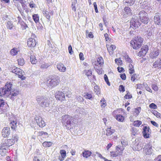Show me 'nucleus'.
Here are the masks:
<instances>
[{
    "label": "nucleus",
    "instance_id": "1",
    "mask_svg": "<svg viewBox=\"0 0 161 161\" xmlns=\"http://www.w3.org/2000/svg\"><path fill=\"white\" fill-rule=\"evenodd\" d=\"M144 39L141 36L135 37L130 41L131 47L133 49L137 50L140 49L143 44Z\"/></svg>",
    "mask_w": 161,
    "mask_h": 161
},
{
    "label": "nucleus",
    "instance_id": "2",
    "mask_svg": "<svg viewBox=\"0 0 161 161\" xmlns=\"http://www.w3.org/2000/svg\"><path fill=\"white\" fill-rule=\"evenodd\" d=\"M74 118L68 114H65L62 117L61 122L67 129H70V127L74 123Z\"/></svg>",
    "mask_w": 161,
    "mask_h": 161
},
{
    "label": "nucleus",
    "instance_id": "3",
    "mask_svg": "<svg viewBox=\"0 0 161 161\" xmlns=\"http://www.w3.org/2000/svg\"><path fill=\"white\" fill-rule=\"evenodd\" d=\"M94 68L98 74L102 73V66L104 64V60L102 57L97 58L94 62Z\"/></svg>",
    "mask_w": 161,
    "mask_h": 161
},
{
    "label": "nucleus",
    "instance_id": "4",
    "mask_svg": "<svg viewBox=\"0 0 161 161\" xmlns=\"http://www.w3.org/2000/svg\"><path fill=\"white\" fill-rule=\"evenodd\" d=\"M18 138V135H15L12 136V138L6 139L4 141V142L1 144L6 147L8 149L9 147L14 145L15 142H17Z\"/></svg>",
    "mask_w": 161,
    "mask_h": 161
},
{
    "label": "nucleus",
    "instance_id": "5",
    "mask_svg": "<svg viewBox=\"0 0 161 161\" xmlns=\"http://www.w3.org/2000/svg\"><path fill=\"white\" fill-rule=\"evenodd\" d=\"M36 100L40 105L42 107H47L50 104L49 98L46 97L38 96L36 99Z\"/></svg>",
    "mask_w": 161,
    "mask_h": 161
},
{
    "label": "nucleus",
    "instance_id": "6",
    "mask_svg": "<svg viewBox=\"0 0 161 161\" xmlns=\"http://www.w3.org/2000/svg\"><path fill=\"white\" fill-rule=\"evenodd\" d=\"M11 72L18 75V78L22 80H25L26 79V77L24 76L25 75L24 72L19 68L15 66H13L12 68Z\"/></svg>",
    "mask_w": 161,
    "mask_h": 161
},
{
    "label": "nucleus",
    "instance_id": "7",
    "mask_svg": "<svg viewBox=\"0 0 161 161\" xmlns=\"http://www.w3.org/2000/svg\"><path fill=\"white\" fill-rule=\"evenodd\" d=\"M138 15L139 19L142 23L146 24L149 22V19L147 13L145 11L142 10L140 11L138 14Z\"/></svg>",
    "mask_w": 161,
    "mask_h": 161
},
{
    "label": "nucleus",
    "instance_id": "8",
    "mask_svg": "<svg viewBox=\"0 0 161 161\" xmlns=\"http://www.w3.org/2000/svg\"><path fill=\"white\" fill-rule=\"evenodd\" d=\"M49 81L48 86L53 87L58 85L60 82V78L58 76H51L48 79Z\"/></svg>",
    "mask_w": 161,
    "mask_h": 161
},
{
    "label": "nucleus",
    "instance_id": "9",
    "mask_svg": "<svg viewBox=\"0 0 161 161\" xmlns=\"http://www.w3.org/2000/svg\"><path fill=\"white\" fill-rule=\"evenodd\" d=\"M111 127L107 128L106 129V135L107 136L110 137V140H116L117 138V136L115 135H112L115 131L114 129H111Z\"/></svg>",
    "mask_w": 161,
    "mask_h": 161
},
{
    "label": "nucleus",
    "instance_id": "10",
    "mask_svg": "<svg viewBox=\"0 0 161 161\" xmlns=\"http://www.w3.org/2000/svg\"><path fill=\"white\" fill-rule=\"evenodd\" d=\"M149 50L148 45H146L142 46L140 51L137 54L138 56L140 57H144L146 54Z\"/></svg>",
    "mask_w": 161,
    "mask_h": 161
},
{
    "label": "nucleus",
    "instance_id": "11",
    "mask_svg": "<svg viewBox=\"0 0 161 161\" xmlns=\"http://www.w3.org/2000/svg\"><path fill=\"white\" fill-rule=\"evenodd\" d=\"M151 130L148 126H145L143 128L142 134L146 139L149 138L151 136Z\"/></svg>",
    "mask_w": 161,
    "mask_h": 161
},
{
    "label": "nucleus",
    "instance_id": "12",
    "mask_svg": "<svg viewBox=\"0 0 161 161\" xmlns=\"http://www.w3.org/2000/svg\"><path fill=\"white\" fill-rule=\"evenodd\" d=\"M34 119L37 125L40 127L42 128L45 126V122L40 116L36 115L34 118Z\"/></svg>",
    "mask_w": 161,
    "mask_h": 161
},
{
    "label": "nucleus",
    "instance_id": "13",
    "mask_svg": "<svg viewBox=\"0 0 161 161\" xmlns=\"http://www.w3.org/2000/svg\"><path fill=\"white\" fill-rule=\"evenodd\" d=\"M55 97L57 100H59L61 102L64 101L65 99V97L64 93L62 91H58L55 93Z\"/></svg>",
    "mask_w": 161,
    "mask_h": 161
},
{
    "label": "nucleus",
    "instance_id": "14",
    "mask_svg": "<svg viewBox=\"0 0 161 161\" xmlns=\"http://www.w3.org/2000/svg\"><path fill=\"white\" fill-rule=\"evenodd\" d=\"M43 16L46 17L49 21L50 20L51 16L53 14V11L50 10L44 9L42 11Z\"/></svg>",
    "mask_w": 161,
    "mask_h": 161
},
{
    "label": "nucleus",
    "instance_id": "15",
    "mask_svg": "<svg viewBox=\"0 0 161 161\" xmlns=\"http://www.w3.org/2000/svg\"><path fill=\"white\" fill-rule=\"evenodd\" d=\"M141 25V23L138 20L134 18H132L130 21V27L137 29Z\"/></svg>",
    "mask_w": 161,
    "mask_h": 161
},
{
    "label": "nucleus",
    "instance_id": "16",
    "mask_svg": "<svg viewBox=\"0 0 161 161\" xmlns=\"http://www.w3.org/2000/svg\"><path fill=\"white\" fill-rule=\"evenodd\" d=\"M9 92L10 98L12 100L15 99L19 94V90L17 89H13Z\"/></svg>",
    "mask_w": 161,
    "mask_h": 161
},
{
    "label": "nucleus",
    "instance_id": "17",
    "mask_svg": "<svg viewBox=\"0 0 161 161\" xmlns=\"http://www.w3.org/2000/svg\"><path fill=\"white\" fill-rule=\"evenodd\" d=\"M10 132L11 131L9 127H5L2 130V135L4 138L8 137L10 134Z\"/></svg>",
    "mask_w": 161,
    "mask_h": 161
},
{
    "label": "nucleus",
    "instance_id": "18",
    "mask_svg": "<svg viewBox=\"0 0 161 161\" xmlns=\"http://www.w3.org/2000/svg\"><path fill=\"white\" fill-rule=\"evenodd\" d=\"M36 44L35 40L32 38H29L27 41V45L28 47L31 48L34 47Z\"/></svg>",
    "mask_w": 161,
    "mask_h": 161
},
{
    "label": "nucleus",
    "instance_id": "19",
    "mask_svg": "<svg viewBox=\"0 0 161 161\" xmlns=\"http://www.w3.org/2000/svg\"><path fill=\"white\" fill-rule=\"evenodd\" d=\"M106 47L107 50L110 55H112L114 51L116 49V47L114 45H110V43L106 44Z\"/></svg>",
    "mask_w": 161,
    "mask_h": 161
},
{
    "label": "nucleus",
    "instance_id": "20",
    "mask_svg": "<svg viewBox=\"0 0 161 161\" xmlns=\"http://www.w3.org/2000/svg\"><path fill=\"white\" fill-rule=\"evenodd\" d=\"M144 150L146 154H151L153 151L152 145L150 143L146 144L144 147Z\"/></svg>",
    "mask_w": 161,
    "mask_h": 161
},
{
    "label": "nucleus",
    "instance_id": "21",
    "mask_svg": "<svg viewBox=\"0 0 161 161\" xmlns=\"http://www.w3.org/2000/svg\"><path fill=\"white\" fill-rule=\"evenodd\" d=\"M7 149L6 147L2 144H1V146H0V154L2 156L7 155L8 153Z\"/></svg>",
    "mask_w": 161,
    "mask_h": 161
},
{
    "label": "nucleus",
    "instance_id": "22",
    "mask_svg": "<svg viewBox=\"0 0 161 161\" xmlns=\"http://www.w3.org/2000/svg\"><path fill=\"white\" fill-rule=\"evenodd\" d=\"M159 54V51L158 49L154 48L153 51L152 52L150 55V57L152 58H156Z\"/></svg>",
    "mask_w": 161,
    "mask_h": 161
},
{
    "label": "nucleus",
    "instance_id": "23",
    "mask_svg": "<svg viewBox=\"0 0 161 161\" xmlns=\"http://www.w3.org/2000/svg\"><path fill=\"white\" fill-rule=\"evenodd\" d=\"M154 21L155 23L158 25H161V18H160L158 14H157L154 17Z\"/></svg>",
    "mask_w": 161,
    "mask_h": 161
},
{
    "label": "nucleus",
    "instance_id": "24",
    "mask_svg": "<svg viewBox=\"0 0 161 161\" xmlns=\"http://www.w3.org/2000/svg\"><path fill=\"white\" fill-rule=\"evenodd\" d=\"M57 68L61 72H65L66 70V68L64 65L61 63H58L57 64Z\"/></svg>",
    "mask_w": 161,
    "mask_h": 161
},
{
    "label": "nucleus",
    "instance_id": "25",
    "mask_svg": "<svg viewBox=\"0 0 161 161\" xmlns=\"http://www.w3.org/2000/svg\"><path fill=\"white\" fill-rule=\"evenodd\" d=\"M92 154V152L91 151L85 149L84 150L82 153V155L83 157L85 158H88L90 157Z\"/></svg>",
    "mask_w": 161,
    "mask_h": 161
},
{
    "label": "nucleus",
    "instance_id": "26",
    "mask_svg": "<svg viewBox=\"0 0 161 161\" xmlns=\"http://www.w3.org/2000/svg\"><path fill=\"white\" fill-rule=\"evenodd\" d=\"M9 94V93L4 87L0 88V97H3L4 96L8 97V96Z\"/></svg>",
    "mask_w": 161,
    "mask_h": 161
},
{
    "label": "nucleus",
    "instance_id": "27",
    "mask_svg": "<svg viewBox=\"0 0 161 161\" xmlns=\"http://www.w3.org/2000/svg\"><path fill=\"white\" fill-rule=\"evenodd\" d=\"M17 122L16 119L10 120V125L13 130H15L17 127Z\"/></svg>",
    "mask_w": 161,
    "mask_h": 161
},
{
    "label": "nucleus",
    "instance_id": "28",
    "mask_svg": "<svg viewBox=\"0 0 161 161\" xmlns=\"http://www.w3.org/2000/svg\"><path fill=\"white\" fill-rule=\"evenodd\" d=\"M60 153L61 157H59L58 159L60 161L64 160L66 157V151L64 150H61L60 151Z\"/></svg>",
    "mask_w": 161,
    "mask_h": 161
},
{
    "label": "nucleus",
    "instance_id": "29",
    "mask_svg": "<svg viewBox=\"0 0 161 161\" xmlns=\"http://www.w3.org/2000/svg\"><path fill=\"white\" fill-rule=\"evenodd\" d=\"M124 149V147H121L120 146H117L115 147L116 152L118 154V156L121 155Z\"/></svg>",
    "mask_w": 161,
    "mask_h": 161
},
{
    "label": "nucleus",
    "instance_id": "30",
    "mask_svg": "<svg viewBox=\"0 0 161 161\" xmlns=\"http://www.w3.org/2000/svg\"><path fill=\"white\" fill-rule=\"evenodd\" d=\"M153 66L155 68H158L161 69V58L155 61L153 64Z\"/></svg>",
    "mask_w": 161,
    "mask_h": 161
},
{
    "label": "nucleus",
    "instance_id": "31",
    "mask_svg": "<svg viewBox=\"0 0 161 161\" xmlns=\"http://www.w3.org/2000/svg\"><path fill=\"white\" fill-rule=\"evenodd\" d=\"M12 84L10 82H7L6 83L4 87L8 92L9 93V92L12 90Z\"/></svg>",
    "mask_w": 161,
    "mask_h": 161
},
{
    "label": "nucleus",
    "instance_id": "32",
    "mask_svg": "<svg viewBox=\"0 0 161 161\" xmlns=\"http://www.w3.org/2000/svg\"><path fill=\"white\" fill-rule=\"evenodd\" d=\"M104 36L105 38L106 44L110 43L113 42V40L109 37V35L107 33L104 34Z\"/></svg>",
    "mask_w": 161,
    "mask_h": 161
},
{
    "label": "nucleus",
    "instance_id": "33",
    "mask_svg": "<svg viewBox=\"0 0 161 161\" xmlns=\"http://www.w3.org/2000/svg\"><path fill=\"white\" fill-rule=\"evenodd\" d=\"M116 119L119 122H123L125 120L124 117L120 114H117L115 117Z\"/></svg>",
    "mask_w": 161,
    "mask_h": 161
},
{
    "label": "nucleus",
    "instance_id": "34",
    "mask_svg": "<svg viewBox=\"0 0 161 161\" xmlns=\"http://www.w3.org/2000/svg\"><path fill=\"white\" fill-rule=\"evenodd\" d=\"M141 110V108L140 107H137L134 109L133 112L134 115L135 117L137 116L140 114Z\"/></svg>",
    "mask_w": 161,
    "mask_h": 161
},
{
    "label": "nucleus",
    "instance_id": "35",
    "mask_svg": "<svg viewBox=\"0 0 161 161\" xmlns=\"http://www.w3.org/2000/svg\"><path fill=\"white\" fill-rule=\"evenodd\" d=\"M124 11L127 15L131 16L132 15V13L130 8L128 6H125L124 8Z\"/></svg>",
    "mask_w": 161,
    "mask_h": 161
},
{
    "label": "nucleus",
    "instance_id": "36",
    "mask_svg": "<svg viewBox=\"0 0 161 161\" xmlns=\"http://www.w3.org/2000/svg\"><path fill=\"white\" fill-rule=\"evenodd\" d=\"M32 19L34 22L37 23L39 21V16L38 14H34L32 16Z\"/></svg>",
    "mask_w": 161,
    "mask_h": 161
},
{
    "label": "nucleus",
    "instance_id": "37",
    "mask_svg": "<svg viewBox=\"0 0 161 161\" xmlns=\"http://www.w3.org/2000/svg\"><path fill=\"white\" fill-rule=\"evenodd\" d=\"M128 70L130 74H132L135 73V70L133 65L131 64H130L129 65Z\"/></svg>",
    "mask_w": 161,
    "mask_h": 161
},
{
    "label": "nucleus",
    "instance_id": "38",
    "mask_svg": "<svg viewBox=\"0 0 161 161\" xmlns=\"http://www.w3.org/2000/svg\"><path fill=\"white\" fill-rule=\"evenodd\" d=\"M48 133L43 131H40L38 133V136H42L43 138H46L47 136Z\"/></svg>",
    "mask_w": 161,
    "mask_h": 161
},
{
    "label": "nucleus",
    "instance_id": "39",
    "mask_svg": "<svg viewBox=\"0 0 161 161\" xmlns=\"http://www.w3.org/2000/svg\"><path fill=\"white\" fill-rule=\"evenodd\" d=\"M83 97L85 98L90 100L91 99L92 97V94L88 92L84 93Z\"/></svg>",
    "mask_w": 161,
    "mask_h": 161
},
{
    "label": "nucleus",
    "instance_id": "40",
    "mask_svg": "<svg viewBox=\"0 0 161 161\" xmlns=\"http://www.w3.org/2000/svg\"><path fill=\"white\" fill-rule=\"evenodd\" d=\"M18 64L19 66H23L25 64V61L23 58H20L17 60Z\"/></svg>",
    "mask_w": 161,
    "mask_h": 161
},
{
    "label": "nucleus",
    "instance_id": "41",
    "mask_svg": "<svg viewBox=\"0 0 161 161\" xmlns=\"http://www.w3.org/2000/svg\"><path fill=\"white\" fill-rule=\"evenodd\" d=\"M52 143L50 142L45 141L42 144V146L44 147H51L52 145Z\"/></svg>",
    "mask_w": 161,
    "mask_h": 161
},
{
    "label": "nucleus",
    "instance_id": "42",
    "mask_svg": "<svg viewBox=\"0 0 161 161\" xmlns=\"http://www.w3.org/2000/svg\"><path fill=\"white\" fill-rule=\"evenodd\" d=\"M109 155L110 157L112 158H116L119 156L116 151H113L110 152Z\"/></svg>",
    "mask_w": 161,
    "mask_h": 161
},
{
    "label": "nucleus",
    "instance_id": "43",
    "mask_svg": "<svg viewBox=\"0 0 161 161\" xmlns=\"http://www.w3.org/2000/svg\"><path fill=\"white\" fill-rule=\"evenodd\" d=\"M94 91L96 94L97 95H100L101 93L100 89L96 85L94 86Z\"/></svg>",
    "mask_w": 161,
    "mask_h": 161
},
{
    "label": "nucleus",
    "instance_id": "44",
    "mask_svg": "<svg viewBox=\"0 0 161 161\" xmlns=\"http://www.w3.org/2000/svg\"><path fill=\"white\" fill-rule=\"evenodd\" d=\"M142 122L139 120L135 121L133 123V125L136 127H139L142 124Z\"/></svg>",
    "mask_w": 161,
    "mask_h": 161
},
{
    "label": "nucleus",
    "instance_id": "45",
    "mask_svg": "<svg viewBox=\"0 0 161 161\" xmlns=\"http://www.w3.org/2000/svg\"><path fill=\"white\" fill-rule=\"evenodd\" d=\"M30 60L31 63L32 64H36L37 62V59H36L35 56L34 55H31V56Z\"/></svg>",
    "mask_w": 161,
    "mask_h": 161
},
{
    "label": "nucleus",
    "instance_id": "46",
    "mask_svg": "<svg viewBox=\"0 0 161 161\" xmlns=\"http://www.w3.org/2000/svg\"><path fill=\"white\" fill-rule=\"evenodd\" d=\"M126 92V94H125L124 97V98L126 99H131L132 97V95L128 91H127Z\"/></svg>",
    "mask_w": 161,
    "mask_h": 161
},
{
    "label": "nucleus",
    "instance_id": "47",
    "mask_svg": "<svg viewBox=\"0 0 161 161\" xmlns=\"http://www.w3.org/2000/svg\"><path fill=\"white\" fill-rule=\"evenodd\" d=\"M18 52L17 49L15 48L12 49L10 52L11 54L13 56L17 54Z\"/></svg>",
    "mask_w": 161,
    "mask_h": 161
},
{
    "label": "nucleus",
    "instance_id": "48",
    "mask_svg": "<svg viewBox=\"0 0 161 161\" xmlns=\"http://www.w3.org/2000/svg\"><path fill=\"white\" fill-rule=\"evenodd\" d=\"M19 24L21 25V28L23 30L26 29L28 27L27 25L23 21L20 22Z\"/></svg>",
    "mask_w": 161,
    "mask_h": 161
},
{
    "label": "nucleus",
    "instance_id": "49",
    "mask_svg": "<svg viewBox=\"0 0 161 161\" xmlns=\"http://www.w3.org/2000/svg\"><path fill=\"white\" fill-rule=\"evenodd\" d=\"M101 106L102 107H105L106 106V103L104 98L102 99L100 101Z\"/></svg>",
    "mask_w": 161,
    "mask_h": 161
},
{
    "label": "nucleus",
    "instance_id": "50",
    "mask_svg": "<svg viewBox=\"0 0 161 161\" xmlns=\"http://www.w3.org/2000/svg\"><path fill=\"white\" fill-rule=\"evenodd\" d=\"M116 63L118 65H121L123 64L122 61L121 60V58H116L115 60Z\"/></svg>",
    "mask_w": 161,
    "mask_h": 161
},
{
    "label": "nucleus",
    "instance_id": "51",
    "mask_svg": "<svg viewBox=\"0 0 161 161\" xmlns=\"http://www.w3.org/2000/svg\"><path fill=\"white\" fill-rule=\"evenodd\" d=\"M84 72L85 73L86 75L88 77L91 76L92 74V70L91 69L85 70H84Z\"/></svg>",
    "mask_w": 161,
    "mask_h": 161
},
{
    "label": "nucleus",
    "instance_id": "52",
    "mask_svg": "<svg viewBox=\"0 0 161 161\" xmlns=\"http://www.w3.org/2000/svg\"><path fill=\"white\" fill-rule=\"evenodd\" d=\"M50 65L47 64L43 62L41 66V68L42 69H45L47 68Z\"/></svg>",
    "mask_w": 161,
    "mask_h": 161
},
{
    "label": "nucleus",
    "instance_id": "53",
    "mask_svg": "<svg viewBox=\"0 0 161 161\" xmlns=\"http://www.w3.org/2000/svg\"><path fill=\"white\" fill-rule=\"evenodd\" d=\"M133 74L131 75V80L132 81L134 82L136 80H137V75L136 74L133 73Z\"/></svg>",
    "mask_w": 161,
    "mask_h": 161
},
{
    "label": "nucleus",
    "instance_id": "54",
    "mask_svg": "<svg viewBox=\"0 0 161 161\" xmlns=\"http://www.w3.org/2000/svg\"><path fill=\"white\" fill-rule=\"evenodd\" d=\"M152 113L154 115L156 116L157 118H159L161 119V114L158 113L157 111H153Z\"/></svg>",
    "mask_w": 161,
    "mask_h": 161
},
{
    "label": "nucleus",
    "instance_id": "55",
    "mask_svg": "<svg viewBox=\"0 0 161 161\" xmlns=\"http://www.w3.org/2000/svg\"><path fill=\"white\" fill-rule=\"evenodd\" d=\"M135 2V0H127L125 2V3H127L130 6L132 5Z\"/></svg>",
    "mask_w": 161,
    "mask_h": 161
},
{
    "label": "nucleus",
    "instance_id": "56",
    "mask_svg": "<svg viewBox=\"0 0 161 161\" xmlns=\"http://www.w3.org/2000/svg\"><path fill=\"white\" fill-rule=\"evenodd\" d=\"M6 26L8 29H11L13 27V25L11 22L8 21L7 23Z\"/></svg>",
    "mask_w": 161,
    "mask_h": 161
},
{
    "label": "nucleus",
    "instance_id": "57",
    "mask_svg": "<svg viewBox=\"0 0 161 161\" xmlns=\"http://www.w3.org/2000/svg\"><path fill=\"white\" fill-rule=\"evenodd\" d=\"M121 143L123 147H124L128 145V142L126 139H122L121 141Z\"/></svg>",
    "mask_w": 161,
    "mask_h": 161
},
{
    "label": "nucleus",
    "instance_id": "58",
    "mask_svg": "<svg viewBox=\"0 0 161 161\" xmlns=\"http://www.w3.org/2000/svg\"><path fill=\"white\" fill-rule=\"evenodd\" d=\"M104 80L107 83V84L109 86H110V82H109L108 79V77L107 76V75L106 74H105L104 75Z\"/></svg>",
    "mask_w": 161,
    "mask_h": 161
},
{
    "label": "nucleus",
    "instance_id": "59",
    "mask_svg": "<svg viewBox=\"0 0 161 161\" xmlns=\"http://www.w3.org/2000/svg\"><path fill=\"white\" fill-rule=\"evenodd\" d=\"M149 107L150 108L156 109L157 108V106L154 103H152L149 105Z\"/></svg>",
    "mask_w": 161,
    "mask_h": 161
},
{
    "label": "nucleus",
    "instance_id": "60",
    "mask_svg": "<svg viewBox=\"0 0 161 161\" xmlns=\"http://www.w3.org/2000/svg\"><path fill=\"white\" fill-rule=\"evenodd\" d=\"M119 90L120 92H124L125 91V89L124 86L120 85L119 86Z\"/></svg>",
    "mask_w": 161,
    "mask_h": 161
},
{
    "label": "nucleus",
    "instance_id": "61",
    "mask_svg": "<svg viewBox=\"0 0 161 161\" xmlns=\"http://www.w3.org/2000/svg\"><path fill=\"white\" fill-rule=\"evenodd\" d=\"M117 69L118 72L119 73L124 72L125 71L124 68L121 67H118Z\"/></svg>",
    "mask_w": 161,
    "mask_h": 161
},
{
    "label": "nucleus",
    "instance_id": "62",
    "mask_svg": "<svg viewBox=\"0 0 161 161\" xmlns=\"http://www.w3.org/2000/svg\"><path fill=\"white\" fill-rule=\"evenodd\" d=\"M93 5L94 6V9L95 10V12L96 13H98V11L97 8V4L95 2L93 3Z\"/></svg>",
    "mask_w": 161,
    "mask_h": 161
},
{
    "label": "nucleus",
    "instance_id": "63",
    "mask_svg": "<svg viewBox=\"0 0 161 161\" xmlns=\"http://www.w3.org/2000/svg\"><path fill=\"white\" fill-rule=\"evenodd\" d=\"M120 77L123 80H125L126 79V76L125 73L120 74Z\"/></svg>",
    "mask_w": 161,
    "mask_h": 161
},
{
    "label": "nucleus",
    "instance_id": "64",
    "mask_svg": "<svg viewBox=\"0 0 161 161\" xmlns=\"http://www.w3.org/2000/svg\"><path fill=\"white\" fill-rule=\"evenodd\" d=\"M68 50L69 53L70 54H73V52L72 51V47L71 45H70L68 47Z\"/></svg>",
    "mask_w": 161,
    "mask_h": 161
}]
</instances>
